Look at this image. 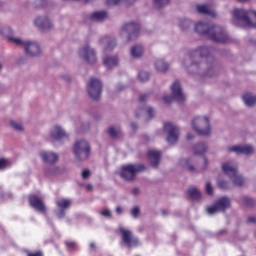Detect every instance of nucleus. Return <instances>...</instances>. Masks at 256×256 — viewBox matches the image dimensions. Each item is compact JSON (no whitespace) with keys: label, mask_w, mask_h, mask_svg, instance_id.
Wrapping results in <instances>:
<instances>
[{"label":"nucleus","mask_w":256,"mask_h":256,"mask_svg":"<svg viewBox=\"0 0 256 256\" xmlns=\"http://www.w3.org/2000/svg\"><path fill=\"white\" fill-rule=\"evenodd\" d=\"M178 27L182 31H188V29H191V27H193V21H191V19L189 18H181L178 21Z\"/></svg>","instance_id":"nucleus-30"},{"label":"nucleus","mask_w":256,"mask_h":256,"mask_svg":"<svg viewBox=\"0 0 256 256\" xmlns=\"http://www.w3.org/2000/svg\"><path fill=\"white\" fill-rule=\"evenodd\" d=\"M138 193H139V189L135 188V189L133 190V194H134V195H137Z\"/></svg>","instance_id":"nucleus-59"},{"label":"nucleus","mask_w":256,"mask_h":256,"mask_svg":"<svg viewBox=\"0 0 256 256\" xmlns=\"http://www.w3.org/2000/svg\"><path fill=\"white\" fill-rule=\"evenodd\" d=\"M66 246L70 251H73L77 248V244L75 242H66Z\"/></svg>","instance_id":"nucleus-47"},{"label":"nucleus","mask_w":256,"mask_h":256,"mask_svg":"<svg viewBox=\"0 0 256 256\" xmlns=\"http://www.w3.org/2000/svg\"><path fill=\"white\" fill-rule=\"evenodd\" d=\"M242 99L247 107H253V105H256V96L253 94H245Z\"/></svg>","instance_id":"nucleus-32"},{"label":"nucleus","mask_w":256,"mask_h":256,"mask_svg":"<svg viewBox=\"0 0 256 256\" xmlns=\"http://www.w3.org/2000/svg\"><path fill=\"white\" fill-rule=\"evenodd\" d=\"M57 171H59V169L53 166L52 171H47V174L48 175H53V174L57 173Z\"/></svg>","instance_id":"nucleus-52"},{"label":"nucleus","mask_w":256,"mask_h":256,"mask_svg":"<svg viewBox=\"0 0 256 256\" xmlns=\"http://www.w3.org/2000/svg\"><path fill=\"white\" fill-rule=\"evenodd\" d=\"M145 113L148 115L149 119H153V117H155V109L150 106L139 109L136 111L135 116L140 117L141 115H145Z\"/></svg>","instance_id":"nucleus-29"},{"label":"nucleus","mask_w":256,"mask_h":256,"mask_svg":"<svg viewBox=\"0 0 256 256\" xmlns=\"http://www.w3.org/2000/svg\"><path fill=\"white\" fill-rule=\"evenodd\" d=\"M242 203H244V205H246L247 207H251V205H253V199L244 196L242 197Z\"/></svg>","instance_id":"nucleus-44"},{"label":"nucleus","mask_w":256,"mask_h":256,"mask_svg":"<svg viewBox=\"0 0 256 256\" xmlns=\"http://www.w3.org/2000/svg\"><path fill=\"white\" fill-rule=\"evenodd\" d=\"M125 3V0H107L106 1V5H108V7H111L113 5H117L118 3Z\"/></svg>","instance_id":"nucleus-45"},{"label":"nucleus","mask_w":256,"mask_h":256,"mask_svg":"<svg viewBox=\"0 0 256 256\" xmlns=\"http://www.w3.org/2000/svg\"><path fill=\"white\" fill-rule=\"evenodd\" d=\"M232 23L236 27H256V12L235 8L232 11Z\"/></svg>","instance_id":"nucleus-3"},{"label":"nucleus","mask_w":256,"mask_h":256,"mask_svg":"<svg viewBox=\"0 0 256 256\" xmlns=\"http://www.w3.org/2000/svg\"><path fill=\"white\" fill-rule=\"evenodd\" d=\"M74 154L78 161H85V159H89V155L91 154V147L89 143L85 140L77 141L74 144Z\"/></svg>","instance_id":"nucleus-9"},{"label":"nucleus","mask_w":256,"mask_h":256,"mask_svg":"<svg viewBox=\"0 0 256 256\" xmlns=\"http://www.w3.org/2000/svg\"><path fill=\"white\" fill-rule=\"evenodd\" d=\"M39 157L44 163H48L49 165H55L59 161V154L53 151L42 150L39 152Z\"/></svg>","instance_id":"nucleus-20"},{"label":"nucleus","mask_w":256,"mask_h":256,"mask_svg":"<svg viewBox=\"0 0 256 256\" xmlns=\"http://www.w3.org/2000/svg\"><path fill=\"white\" fill-rule=\"evenodd\" d=\"M90 176H91V171H89L88 169L83 170L82 179H89Z\"/></svg>","instance_id":"nucleus-48"},{"label":"nucleus","mask_w":256,"mask_h":256,"mask_svg":"<svg viewBox=\"0 0 256 256\" xmlns=\"http://www.w3.org/2000/svg\"><path fill=\"white\" fill-rule=\"evenodd\" d=\"M131 215L134 219H137V217L141 215V209L139 208V206H136L131 210Z\"/></svg>","instance_id":"nucleus-42"},{"label":"nucleus","mask_w":256,"mask_h":256,"mask_svg":"<svg viewBox=\"0 0 256 256\" xmlns=\"http://www.w3.org/2000/svg\"><path fill=\"white\" fill-rule=\"evenodd\" d=\"M85 130V126L84 125H82V131H84Z\"/></svg>","instance_id":"nucleus-63"},{"label":"nucleus","mask_w":256,"mask_h":256,"mask_svg":"<svg viewBox=\"0 0 256 256\" xmlns=\"http://www.w3.org/2000/svg\"><path fill=\"white\" fill-rule=\"evenodd\" d=\"M145 167L142 164H128L122 167L120 176L125 181H133L137 177V173L143 171Z\"/></svg>","instance_id":"nucleus-11"},{"label":"nucleus","mask_w":256,"mask_h":256,"mask_svg":"<svg viewBox=\"0 0 256 256\" xmlns=\"http://www.w3.org/2000/svg\"><path fill=\"white\" fill-rule=\"evenodd\" d=\"M195 31L199 35H206L215 43H227L229 41L227 32L221 26H211L207 22H198L195 25Z\"/></svg>","instance_id":"nucleus-1"},{"label":"nucleus","mask_w":256,"mask_h":256,"mask_svg":"<svg viewBox=\"0 0 256 256\" xmlns=\"http://www.w3.org/2000/svg\"><path fill=\"white\" fill-rule=\"evenodd\" d=\"M78 56L89 65L97 63V51L89 44H84L78 49Z\"/></svg>","instance_id":"nucleus-7"},{"label":"nucleus","mask_w":256,"mask_h":256,"mask_svg":"<svg viewBox=\"0 0 256 256\" xmlns=\"http://www.w3.org/2000/svg\"><path fill=\"white\" fill-rule=\"evenodd\" d=\"M103 65L106 69H113V67L119 65V58H117V56H104Z\"/></svg>","instance_id":"nucleus-26"},{"label":"nucleus","mask_w":256,"mask_h":256,"mask_svg":"<svg viewBox=\"0 0 256 256\" xmlns=\"http://www.w3.org/2000/svg\"><path fill=\"white\" fill-rule=\"evenodd\" d=\"M205 191L207 195H213V185H211L209 182L206 183Z\"/></svg>","instance_id":"nucleus-46"},{"label":"nucleus","mask_w":256,"mask_h":256,"mask_svg":"<svg viewBox=\"0 0 256 256\" xmlns=\"http://www.w3.org/2000/svg\"><path fill=\"white\" fill-rule=\"evenodd\" d=\"M192 127L198 135L203 137L211 135V122L207 116H195L192 120Z\"/></svg>","instance_id":"nucleus-6"},{"label":"nucleus","mask_w":256,"mask_h":256,"mask_svg":"<svg viewBox=\"0 0 256 256\" xmlns=\"http://www.w3.org/2000/svg\"><path fill=\"white\" fill-rule=\"evenodd\" d=\"M29 203L33 209L36 211H39V213H45L47 211V206H45V203L42 202V200L39 199L36 195H31L29 197Z\"/></svg>","instance_id":"nucleus-23"},{"label":"nucleus","mask_w":256,"mask_h":256,"mask_svg":"<svg viewBox=\"0 0 256 256\" xmlns=\"http://www.w3.org/2000/svg\"><path fill=\"white\" fill-rule=\"evenodd\" d=\"M150 74L147 71H141L138 74V79L141 81V83H147L149 81Z\"/></svg>","instance_id":"nucleus-36"},{"label":"nucleus","mask_w":256,"mask_h":256,"mask_svg":"<svg viewBox=\"0 0 256 256\" xmlns=\"http://www.w3.org/2000/svg\"><path fill=\"white\" fill-rule=\"evenodd\" d=\"M222 170L225 173V175L230 177L235 187H243V185H245V179L237 171V163L233 161H227L224 164H222Z\"/></svg>","instance_id":"nucleus-4"},{"label":"nucleus","mask_w":256,"mask_h":256,"mask_svg":"<svg viewBox=\"0 0 256 256\" xmlns=\"http://www.w3.org/2000/svg\"><path fill=\"white\" fill-rule=\"evenodd\" d=\"M218 187L219 189H223L224 191H227V189L231 188V184L225 180H218Z\"/></svg>","instance_id":"nucleus-38"},{"label":"nucleus","mask_w":256,"mask_h":256,"mask_svg":"<svg viewBox=\"0 0 256 256\" xmlns=\"http://www.w3.org/2000/svg\"><path fill=\"white\" fill-rule=\"evenodd\" d=\"M49 136L52 141H61L69 137L65 129L59 125H54L50 128Z\"/></svg>","instance_id":"nucleus-19"},{"label":"nucleus","mask_w":256,"mask_h":256,"mask_svg":"<svg viewBox=\"0 0 256 256\" xmlns=\"http://www.w3.org/2000/svg\"><path fill=\"white\" fill-rule=\"evenodd\" d=\"M9 41L19 47H23L26 55H29V57H39V54L41 53V46L35 41L23 40L16 37H10Z\"/></svg>","instance_id":"nucleus-5"},{"label":"nucleus","mask_w":256,"mask_h":256,"mask_svg":"<svg viewBox=\"0 0 256 256\" xmlns=\"http://www.w3.org/2000/svg\"><path fill=\"white\" fill-rule=\"evenodd\" d=\"M180 165L190 171V173H197L199 171H205V169L209 167V160L204 158V165L201 168L195 167V165H197V159L195 157H191L189 159H182L180 161Z\"/></svg>","instance_id":"nucleus-15"},{"label":"nucleus","mask_w":256,"mask_h":256,"mask_svg":"<svg viewBox=\"0 0 256 256\" xmlns=\"http://www.w3.org/2000/svg\"><path fill=\"white\" fill-rule=\"evenodd\" d=\"M72 201L71 199H67V198H58L56 200V205L58 207V210L56 211V216L58 217V219H63L65 218V211H67V209H69L72 205Z\"/></svg>","instance_id":"nucleus-18"},{"label":"nucleus","mask_w":256,"mask_h":256,"mask_svg":"<svg viewBox=\"0 0 256 256\" xmlns=\"http://www.w3.org/2000/svg\"><path fill=\"white\" fill-rule=\"evenodd\" d=\"M100 45L105 52L112 51L117 47V40L112 36H104L100 38Z\"/></svg>","instance_id":"nucleus-22"},{"label":"nucleus","mask_w":256,"mask_h":256,"mask_svg":"<svg viewBox=\"0 0 256 256\" xmlns=\"http://www.w3.org/2000/svg\"><path fill=\"white\" fill-rule=\"evenodd\" d=\"M155 68L160 71V73H165V71L169 69V64H167L164 60H158L155 63Z\"/></svg>","instance_id":"nucleus-34"},{"label":"nucleus","mask_w":256,"mask_h":256,"mask_svg":"<svg viewBox=\"0 0 256 256\" xmlns=\"http://www.w3.org/2000/svg\"><path fill=\"white\" fill-rule=\"evenodd\" d=\"M117 89H118V91H123V90L125 89V86L119 84V85L117 86Z\"/></svg>","instance_id":"nucleus-57"},{"label":"nucleus","mask_w":256,"mask_h":256,"mask_svg":"<svg viewBox=\"0 0 256 256\" xmlns=\"http://www.w3.org/2000/svg\"><path fill=\"white\" fill-rule=\"evenodd\" d=\"M248 223L255 224L256 223V216H250L248 217Z\"/></svg>","instance_id":"nucleus-50"},{"label":"nucleus","mask_w":256,"mask_h":256,"mask_svg":"<svg viewBox=\"0 0 256 256\" xmlns=\"http://www.w3.org/2000/svg\"><path fill=\"white\" fill-rule=\"evenodd\" d=\"M10 125L15 129V131H23V124H21V122L12 120L10 121Z\"/></svg>","instance_id":"nucleus-40"},{"label":"nucleus","mask_w":256,"mask_h":256,"mask_svg":"<svg viewBox=\"0 0 256 256\" xmlns=\"http://www.w3.org/2000/svg\"><path fill=\"white\" fill-rule=\"evenodd\" d=\"M188 194L190 195L191 199H193V201H199V199H201V197H203V194L201 193L200 190H198L197 187H190L188 189Z\"/></svg>","instance_id":"nucleus-31"},{"label":"nucleus","mask_w":256,"mask_h":256,"mask_svg":"<svg viewBox=\"0 0 256 256\" xmlns=\"http://www.w3.org/2000/svg\"><path fill=\"white\" fill-rule=\"evenodd\" d=\"M196 11L201 15H209L210 17H217L215 10L207 4L196 5Z\"/></svg>","instance_id":"nucleus-25"},{"label":"nucleus","mask_w":256,"mask_h":256,"mask_svg":"<svg viewBox=\"0 0 256 256\" xmlns=\"http://www.w3.org/2000/svg\"><path fill=\"white\" fill-rule=\"evenodd\" d=\"M213 61L211 56V50L207 46H201L197 49L191 50L186 56V61L182 62L185 67H191L197 69L199 67V61Z\"/></svg>","instance_id":"nucleus-2"},{"label":"nucleus","mask_w":256,"mask_h":256,"mask_svg":"<svg viewBox=\"0 0 256 256\" xmlns=\"http://www.w3.org/2000/svg\"><path fill=\"white\" fill-rule=\"evenodd\" d=\"M228 150L232 153L241 155H253V153H255V148H253L251 145H235L229 147Z\"/></svg>","instance_id":"nucleus-21"},{"label":"nucleus","mask_w":256,"mask_h":256,"mask_svg":"<svg viewBox=\"0 0 256 256\" xmlns=\"http://www.w3.org/2000/svg\"><path fill=\"white\" fill-rule=\"evenodd\" d=\"M231 207V198L224 196L219 198L214 205L207 207L206 211L208 215H215L219 213V211L225 212L227 209Z\"/></svg>","instance_id":"nucleus-13"},{"label":"nucleus","mask_w":256,"mask_h":256,"mask_svg":"<svg viewBox=\"0 0 256 256\" xmlns=\"http://www.w3.org/2000/svg\"><path fill=\"white\" fill-rule=\"evenodd\" d=\"M148 158L150 159L151 165L157 167L159 165V160L161 159V152L158 150H149Z\"/></svg>","instance_id":"nucleus-27"},{"label":"nucleus","mask_w":256,"mask_h":256,"mask_svg":"<svg viewBox=\"0 0 256 256\" xmlns=\"http://www.w3.org/2000/svg\"><path fill=\"white\" fill-rule=\"evenodd\" d=\"M131 127H132V129H137V124L132 123V124H131Z\"/></svg>","instance_id":"nucleus-61"},{"label":"nucleus","mask_w":256,"mask_h":256,"mask_svg":"<svg viewBox=\"0 0 256 256\" xmlns=\"http://www.w3.org/2000/svg\"><path fill=\"white\" fill-rule=\"evenodd\" d=\"M34 27L39 29V31H43L44 33H48L49 31H53L55 29V24L51 17L47 15H40L34 19Z\"/></svg>","instance_id":"nucleus-14"},{"label":"nucleus","mask_w":256,"mask_h":256,"mask_svg":"<svg viewBox=\"0 0 256 256\" xmlns=\"http://www.w3.org/2000/svg\"><path fill=\"white\" fill-rule=\"evenodd\" d=\"M119 233L121 234L122 242L124 245H126V247L129 249H133V247H139V238L135 237L129 228L120 226Z\"/></svg>","instance_id":"nucleus-12"},{"label":"nucleus","mask_w":256,"mask_h":256,"mask_svg":"<svg viewBox=\"0 0 256 256\" xmlns=\"http://www.w3.org/2000/svg\"><path fill=\"white\" fill-rule=\"evenodd\" d=\"M87 189L90 191V189H93V186L88 185V186H87Z\"/></svg>","instance_id":"nucleus-62"},{"label":"nucleus","mask_w":256,"mask_h":256,"mask_svg":"<svg viewBox=\"0 0 256 256\" xmlns=\"http://www.w3.org/2000/svg\"><path fill=\"white\" fill-rule=\"evenodd\" d=\"M36 3H41V0H36Z\"/></svg>","instance_id":"nucleus-64"},{"label":"nucleus","mask_w":256,"mask_h":256,"mask_svg":"<svg viewBox=\"0 0 256 256\" xmlns=\"http://www.w3.org/2000/svg\"><path fill=\"white\" fill-rule=\"evenodd\" d=\"M108 133H109L110 137H112V139H117L119 137V135H121V129L111 126L108 129Z\"/></svg>","instance_id":"nucleus-35"},{"label":"nucleus","mask_w":256,"mask_h":256,"mask_svg":"<svg viewBox=\"0 0 256 256\" xmlns=\"http://www.w3.org/2000/svg\"><path fill=\"white\" fill-rule=\"evenodd\" d=\"M86 19L88 21H92L94 23H101L107 19H109V14L107 13V11H96L93 12L92 14L88 15L86 17Z\"/></svg>","instance_id":"nucleus-24"},{"label":"nucleus","mask_w":256,"mask_h":256,"mask_svg":"<svg viewBox=\"0 0 256 256\" xmlns=\"http://www.w3.org/2000/svg\"><path fill=\"white\" fill-rule=\"evenodd\" d=\"M116 213H117L118 215H121V213H123V208H122L121 206H118V207L116 208Z\"/></svg>","instance_id":"nucleus-55"},{"label":"nucleus","mask_w":256,"mask_h":256,"mask_svg":"<svg viewBox=\"0 0 256 256\" xmlns=\"http://www.w3.org/2000/svg\"><path fill=\"white\" fill-rule=\"evenodd\" d=\"M11 167V161L9 159L1 158L0 159V171H3V169H7Z\"/></svg>","instance_id":"nucleus-37"},{"label":"nucleus","mask_w":256,"mask_h":256,"mask_svg":"<svg viewBox=\"0 0 256 256\" xmlns=\"http://www.w3.org/2000/svg\"><path fill=\"white\" fill-rule=\"evenodd\" d=\"M90 249H95V243H90Z\"/></svg>","instance_id":"nucleus-60"},{"label":"nucleus","mask_w":256,"mask_h":256,"mask_svg":"<svg viewBox=\"0 0 256 256\" xmlns=\"http://www.w3.org/2000/svg\"><path fill=\"white\" fill-rule=\"evenodd\" d=\"M164 131L168 134L167 141L170 144L177 143L179 139V128L169 122L164 123Z\"/></svg>","instance_id":"nucleus-17"},{"label":"nucleus","mask_w":256,"mask_h":256,"mask_svg":"<svg viewBox=\"0 0 256 256\" xmlns=\"http://www.w3.org/2000/svg\"><path fill=\"white\" fill-rule=\"evenodd\" d=\"M103 91V84L101 80L97 78H91L88 83V95L91 99L97 100L101 97V93Z\"/></svg>","instance_id":"nucleus-16"},{"label":"nucleus","mask_w":256,"mask_h":256,"mask_svg":"<svg viewBox=\"0 0 256 256\" xmlns=\"http://www.w3.org/2000/svg\"><path fill=\"white\" fill-rule=\"evenodd\" d=\"M171 92H172V96L167 95V94H165L163 96V101L167 105H169V103H171L173 101V99H175V101H179V102L185 101V94L183 93V88H181V83H179V81H175L172 84Z\"/></svg>","instance_id":"nucleus-10"},{"label":"nucleus","mask_w":256,"mask_h":256,"mask_svg":"<svg viewBox=\"0 0 256 256\" xmlns=\"http://www.w3.org/2000/svg\"><path fill=\"white\" fill-rule=\"evenodd\" d=\"M141 27L138 23L130 22L125 24L121 31H120V37H126L127 41H135L137 37H139V31Z\"/></svg>","instance_id":"nucleus-8"},{"label":"nucleus","mask_w":256,"mask_h":256,"mask_svg":"<svg viewBox=\"0 0 256 256\" xmlns=\"http://www.w3.org/2000/svg\"><path fill=\"white\" fill-rule=\"evenodd\" d=\"M170 0H154V6L157 9H161V7H165L166 5H169Z\"/></svg>","instance_id":"nucleus-39"},{"label":"nucleus","mask_w":256,"mask_h":256,"mask_svg":"<svg viewBox=\"0 0 256 256\" xmlns=\"http://www.w3.org/2000/svg\"><path fill=\"white\" fill-rule=\"evenodd\" d=\"M100 215H102V217H106V219H111V210H109V208H104L100 212Z\"/></svg>","instance_id":"nucleus-43"},{"label":"nucleus","mask_w":256,"mask_h":256,"mask_svg":"<svg viewBox=\"0 0 256 256\" xmlns=\"http://www.w3.org/2000/svg\"><path fill=\"white\" fill-rule=\"evenodd\" d=\"M193 151L195 155H204V153H207V144L198 143L194 146Z\"/></svg>","instance_id":"nucleus-33"},{"label":"nucleus","mask_w":256,"mask_h":256,"mask_svg":"<svg viewBox=\"0 0 256 256\" xmlns=\"http://www.w3.org/2000/svg\"><path fill=\"white\" fill-rule=\"evenodd\" d=\"M187 139H188V141H191L192 139H194L193 134L189 133V134L187 135Z\"/></svg>","instance_id":"nucleus-58"},{"label":"nucleus","mask_w":256,"mask_h":256,"mask_svg":"<svg viewBox=\"0 0 256 256\" xmlns=\"http://www.w3.org/2000/svg\"><path fill=\"white\" fill-rule=\"evenodd\" d=\"M0 33L4 37H9V35H11V28L9 26H5L0 29Z\"/></svg>","instance_id":"nucleus-41"},{"label":"nucleus","mask_w":256,"mask_h":256,"mask_svg":"<svg viewBox=\"0 0 256 256\" xmlns=\"http://www.w3.org/2000/svg\"><path fill=\"white\" fill-rule=\"evenodd\" d=\"M9 197H11V194L4 193L0 195L1 199H8Z\"/></svg>","instance_id":"nucleus-54"},{"label":"nucleus","mask_w":256,"mask_h":256,"mask_svg":"<svg viewBox=\"0 0 256 256\" xmlns=\"http://www.w3.org/2000/svg\"><path fill=\"white\" fill-rule=\"evenodd\" d=\"M28 256H43V253L41 252L29 253Z\"/></svg>","instance_id":"nucleus-56"},{"label":"nucleus","mask_w":256,"mask_h":256,"mask_svg":"<svg viewBox=\"0 0 256 256\" xmlns=\"http://www.w3.org/2000/svg\"><path fill=\"white\" fill-rule=\"evenodd\" d=\"M135 1H137V0H124V3H125V5H127V7H129V6L133 5L135 3Z\"/></svg>","instance_id":"nucleus-51"},{"label":"nucleus","mask_w":256,"mask_h":256,"mask_svg":"<svg viewBox=\"0 0 256 256\" xmlns=\"http://www.w3.org/2000/svg\"><path fill=\"white\" fill-rule=\"evenodd\" d=\"M143 53H145V48L141 44H136L130 49V55L134 59H139V57L143 56Z\"/></svg>","instance_id":"nucleus-28"},{"label":"nucleus","mask_w":256,"mask_h":256,"mask_svg":"<svg viewBox=\"0 0 256 256\" xmlns=\"http://www.w3.org/2000/svg\"><path fill=\"white\" fill-rule=\"evenodd\" d=\"M148 99H149V94H142V95L140 96V98H139V101H140L141 103H143V102L147 101Z\"/></svg>","instance_id":"nucleus-49"},{"label":"nucleus","mask_w":256,"mask_h":256,"mask_svg":"<svg viewBox=\"0 0 256 256\" xmlns=\"http://www.w3.org/2000/svg\"><path fill=\"white\" fill-rule=\"evenodd\" d=\"M213 73H215V70L213 68H210L206 75H208V77H213Z\"/></svg>","instance_id":"nucleus-53"}]
</instances>
